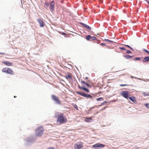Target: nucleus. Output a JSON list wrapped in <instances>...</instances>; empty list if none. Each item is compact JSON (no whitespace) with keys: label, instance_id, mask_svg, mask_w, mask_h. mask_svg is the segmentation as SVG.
<instances>
[{"label":"nucleus","instance_id":"nucleus-1","mask_svg":"<svg viewBox=\"0 0 149 149\" xmlns=\"http://www.w3.org/2000/svg\"><path fill=\"white\" fill-rule=\"evenodd\" d=\"M55 117L57 118V123L60 124L66 123L67 122L66 117L64 116L63 113L60 112H56L55 114Z\"/></svg>","mask_w":149,"mask_h":149},{"label":"nucleus","instance_id":"nucleus-2","mask_svg":"<svg viewBox=\"0 0 149 149\" xmlns=\"http://www.w3.org/2000/svg\"><path fill=\"white\" fill-rule=\"evenodd\" d=\"M44 130L42 127H39L36 130V135L37 136H40L43 134Z\"/></svg>","mask_w":149,"mask_h":149},{"label":"nucleus","instance_id":"nucleus-3","mask_svg":"<svg viewBox=\"0 0 149 149\" xmlns=\"http://www.w3.org/2000/svg\"><path fill=\"white\" fill-rule=\"evenodd\" d=\"M2 71L3 72L13 75L14 74V72L10 68H4L2 69Z\"/></svg>","mask_w":149,"mask_h":149},{"label":"nucleus","instance_id":"nucleus-4","mask_svg":"<svg viewBox=\"0 0 149 149\" xmlns=\"http://www.w3.org/2000/svg\"><path fill=\"white\" fill-rule=\"evenodd\" d=\"M52 98L56 104H61V101L59 98L57 96L54 95H52Z\"/></svg>","mask_w":149,"mask_h":149},{"label":"nucleus","instance_id":"nucleus-5","mask_svg":"<svg viewBox=\"0 0 149 149\" xmlns=\"http://www.w3.org/2000/svg\"><path fill=\"white\" fill-rule=\"evenodd\" d=\"M76 93L77 94L79 95L84 97L89 98H92V97L91 95L88 94H85L84 93H81L79 91H76Z\"/></svg>","mask_w":149,"mask_h":149},{"label":"nucleus","instance_id":"nucleus-6","mask_svg":"<svg viewBox=\"0 0 149 149\" xmlns=\"http://www.w3.org/2000/svg\"><path fill=\"white\" fill-rule=\"evenodd\" d=\"M83 146V143L80 142L75 144L74 148L75 149H80Z\"/></svg>","mask_w":149,"mask_h":149},{"label":"nucleus","instance_id":"nucleus-7","mask_svg":"<svg viewBox=\"0 0 149 149\" xmlns=\"http://www.w3.org/2000/svg\"><path fill=\"white\" fill-rule=\"evenodd\" d=\"M105 146V145L100 143H97L93 145L92 147L95 148H102Z\"/></svg>","mask_w":149,"mask_h":149},{"label":"nucleus","instance_id":"nucleus-8","mask_svg":"<svg viewBox=\"0 0 149 149\" xmlns=\"http://www.w3.org/2000/svg\"><path fill=\"white\" fill-rule=\"evenodd\" d=\"M129 92L128 91H123L120 93V94L123 97L127 99L128 96Z\"/></svg>","mask_w":149,"mask_h":149},{"label":"nucleus","instance_id":"nucleus-9","mask_svg":"<svg viewBox=\"0 0 149 149\" xmlns=\"http://www.w3.org/2000/svg\"><path fill=\"white\" fill-rule=\"evenodd\" d=\"M81 83L82 86H81V87H90L87 81L85 82L84 81L81 80Z\"/></svg>","mask_w":149,"mask_h":149},{"label":"nucleus","instance_id":"nucleus-10","mask_svg":"<svg viewBox=\"0 0 149 149\" xmlns=\"http://www.w3.org/2000/svg\"><path fill=\"white\" fill-rule=\"evenodd\" d=\"M37 21L40 24V27H43L45 26V23L43 20L40 19H38Z\"/></svg>","mask_w":149,"mask_h":149},{"label":"nucleus","instance_id":"nucleus-11","mask_svg":"<svg viewBox=\"0 0 149 149\" xmlns=\"http://www.w3.org/2000/svg\"><path fill=\"white\" fill-rule=\"evenodd\" d=\"M72 74L70 73H68L65 75V77L68 80L72 79Z\"/></svg>","mask_w":149,"mask_h":149},{"label":"nucleus","instance_id":"nucleus-12","mask_svg":"<svg viewBox=\"0 0 149 149\" xmlns=\"http://www.w3.org/2000/svg\"><path fill=\"white\" fill-rule=\"evenodd\" d=\"M50 9L52 10L53 11L55 3L54 1H53L50 3Z\"/></svg>","mask_w":149,"mask_h":149},{"label":"nucleus","instance_id":"nucleus-13","mask_svg":"<svg viewBox=\"0 0 149 149\" xmlns=\"http://www.w3.org/2000/svg\"><path fill=\"white\" fill-rule=\"evenodd\" d=\"M2 63L7 66H11L13 65V63L12 62L8 61H5L2 62Z\"/></svg>","mask_w":149,"mask_h":149},{"label":"nucleus","instance_id":"nucleus-14","mask_svg":"<svg viewBox=\"0 0 149 149\" xmlns=\"http://www.w3.org/2000/svg\"><path fill=\"white\" fill-rule=\"evenodd\" d=\"M78 86L79 88L82 89L87 93L89 92V90L88 89L86 88L85 87H81V86L79 85H78Z\"/></svg>","mask_w":149,"mask_h":149},{"label":"nucleus","instance_id":"nucleus-15","mask_svg":"<svg viewBox=\"0 0 149 149\" xmlns=\"http://www.w3.org/2000/svg\"><path fill=\"white\" fill-rule=\"evenodd\" d=\"M92 120V117L90 118H85V121L86 122H90L91 120Z\"/></svg>","mask_w":149,"mask_h":149},{"label":"nucleus","instance_id":"nucleus-16","mask_svg":"<svg viewBox=\"0 0 149 149\" xmlns=\"http://www.w3.org/2000/svg\"><path fill=\"white\" fill-rule=\"evenodd\" d=\"M149 61V56H147L145 57L143 60V62H147Z\"/></svg>","mask_w":149,"mask_h":149},{"label":"nucleus","instance_id":"nucleus-17","mask_svg":"<svg viewBox=\"0 0 149 149\" xmlns=\"http://www.w3.org/2000/svg\"><path fill=\"white\" fill-rule=\"evenodd\" d=\"M129 99L133 102H135L136 101L135 98L134 97H129Z\"/></svg>","mask_w":149,"mask_h":149},{"label":"nucleus","instance_id":"nucleus-18","mask_svg":"<svg viewBox=\"0 0 149 149\" xmlns=\"http://www.w3.org/2000/svg\"><path fill=\"white\" fill-rule=\"evenodd\" d=\"M133 57H134L133 56H130L129 55H125V57L127 59H129Z\"/></svg>","mask_w":149,"mask_h":149},{"label":"nucleus","instance_id":"nucleus-19","mask_svg":"<svg viewBox=\"0 0 149 149\" xmlns=\"http://www.w3.org/2000/svg\"><path fill=\"white\" fill-rule=\"evenodd\" d=\"M72 105L77 110H79L76 104L73 103L72 104Z\"/></svg>","mask_w":149,"mask_h":149},{"label":"nucleus","instance_id":"nucleus-20","mask_svg":"<svg viewBox=\"0 0 149 149\" xmlns=\"http://www.w3.org/2000/svg\"><path fill=\"white\" fill-rule=\"evenodd\" d=\"M142 94L145 96H148L149 95V93H146L145 92H143L142 93Z\"/></svg>","mask_w":149,"mask_h":149},{"label":"nucleus","instance_id":"nucleus-21","mask_svg":"<svg viewBox=\"0 0 149 149\" xmlns=\"http://www.w3.org/2000/svg\"><path fill=\"white\" fill-rule=\"evenodd\" d=\"M84 26L86 28H87L88 29L90 30L91 29V27L90 26H88L87 25L84 24Z\"/></svg>","mask_w":149,"mask_h":149},{"label":"nucleus","instance_id":"nucleus-22","mask_svg":"<svg viewBox=\"0 0 149 149\" xmlns=\"http://www.w3.org/2000/svg\"><path fill=\"white\" fill-rule=\"evenodd\" d=\"M142 59L141 57H136L133 58L134 60L139 61Z\"/></svg>","mask_w":149,"mask_h":149},{"label":"nucleus","instance_id":"nucleus-23","mask_svg":"<svg viewBox=\"0 0 149 149\" xmlns=\"http://www.w3.org/2000/svg\"><path fill=\"white\" fill-rule=\"evenodd\" d=\"M96 100L97 101H101L104 100L103 98L102 97H100L99 98H97Z\"/></svg>","mask_w":149,"mask_h":149},{"label":"nucleus","instance_id":"nucleus-24","mask_svg":"<svg viewBox=\"0 0 149 149\" xmlns=\"http://www.w3.org/2000/svg\"><path fill=\"white\" fill-rule=\"evenodd\" d=\"M104 41H106L109 42H110L111 43L113 42L112 41H111V40H109L107 39H104Z\"/></svg>","mask_w":149,"mask_h":149},{"label":"nucleus","instance_id":"nucleus-25","mask_svg":"<svg viewBox=\"0 0 149 149\" xmlns=\"http://www.w3.org/2000/svg\"><path fill=\"white\" fill-rule=\"evenodd\" d=\"M91 36L90 35H88L86 36V38L87 40H88L91 39Z\"/></svg>","mask_w":149,"mask_h":149},{"label":"nucleus","instance_id":"nucleus-26","mask_svg":"<svg viewBox=\"0 0 149 149\" xmlns=\"http://www.w3.org/2000/svg\"><path fill=\"white\" fill-rule=\"evenodd\" d=\"M143 51L144 52H146L148 54H149V51H148L145 49H143Z\"/></svg>","mask_w":149,"mask_h":149},{"label":"nucleus","instance_id":"nucleus-27","mask_svg":"<svg viewBox=\"0 0 149 149\" xmlns=\"http://www.w3.org/2000/svg\"><path fill=\"white\" fill-rule=\"evenodd\" d=\"M91 39L93 40H95L97 39V38L95 37L92 36L91 37Z\"/></svg>","mask_w":149,"mask_h":149},{"label":"nucleus","instance_id":"nucleus-28","mask_svg":"<svg viewBox=\"0 0 149 149\" xmlns=\"http://www.w3.org/2000/svg\"><path fill=\"white\" fill-rule=\"evenodd\" d=\"M124 45L126 47H127L129 48H130L132 50H133V48H132L131 47H130V46L129 45Z\"/></svg>","mask_w":149,"mask_h":149},{"label":"nucleus","instance_id":"nucleus-29","mask_svg":"<svg viewBox=\"0 0 149 149\" xmlns=\"http://www.w3.org/2000/svg\"><path fill=\"white\" fill-rule=\"evenodd\" d=\"M144 105L146 107L149 108V104H145Z\"/></svg>","mask_w":149,"mask_h":149},{"label":"nucleus","instance_id":"nucleus-30","mask_svg":"<svg viewBox=\"0 0 149 149\" xmlns=\"http://www.w3.org/2000/svg\"><path fill=\"white\" fill-rule=\"evenodd\" d=\"M126 53L127 54H131L132 53L130 50H127Z\"/></svg>","mask_w":149,"mask_h":149},{"label":"nucleus","instance_id":"nucleus-31","mask_svg":"<svg viewBox=\"0 0 149 149\" xmlns=\"http://www.w3.org/2000/svg\"><path fill=\"white\" fill-rule=\"evenodd\" d=\"M119 49L121 50H125V49L124 47H119Z\"/></svg>","mask_w":149,"mask_h":149},{"label":"nucleus","instance_id":"nucleus-32","mask_svg":"<svg viewBox=\"0 0 149 149\" xmlns=\"http://www.w3.org/2000/svg\"><path fill=\"white\" fill-rule=\"evenodd\" d=\"M107 108L106 107H104V108L102 109H100L99 111H103L104 109L106 108Z\"/></svg>","mask_w":149,"mask_h":149},{"label":"nucleus","instance_id":"nucleus-33","mask_svg":"<svg viewBox=\"0 0 149 149\" xmlns=\"http://www.w3.org/2000/svg\"><path fill=\"white\" fill-rule=\"evenodd\" d=\"M127 84H120V86H127Z\"/></svg>","mask_w":149,"mask_h":149},{"label":"nucleus","instance_id":"nucleus-34","mask_svg":"<svg viewBox=\"0 0 149 149\" xmlns=\"http://www.w3.org/2000/svg\"><path fill=\"white\" fill-rule=\"evenodd\" d=\"M47 149H55L54 148L52 147H50L48 148Z\"/></svg>","mask_w":149,"mask_h":149},{"label":"nucleus","instance_id":"nucleus-35","mask_svg":"<svg viewBox=\"0 0 149 149\" xmlns=\"http://www.w3.org/2000/svg\"><path fill=\"white\" fill-rule=\"evenodd\" d=\"M101 46H104L105 45V44L104 43H101L100 44Z\"/></svg>","mask_w":149,"mask_h":149},{"label":"nucleus","instance_id":"nucleus-36","mask_svg":"<svg viewBox=\"0 0 149 149\" xmlns=\"http://www.w3.org/2000/svg\"><path fill=\"white\" fill-rule=\"evenodd\" d=\"M45 4L47 6H48L49 5V3L48 2H46Z\"/></svg>","mask_w":149,"mask_h":149},{"label":"nucleus","instance_id":"nucleus-37","mask_svg":"<svg viewBox=\"0 0 149 149\" xmlns=\"http://www.w3.org/2000/svg\"><path fill=\"white\" fill-rule=\"evenodd\" d=\"M61 34L63 35H66V34L65 33L62 32Z\"/></svg>","mask_w":149,"mask_h":149},{"label":"nucleus","instance_id":"nucleus-38","mask_svg":"<svg viewBox=\"0 0 149 149\" xmlns=\"http://www.w3.org/2000/svg\"><path fill=\"white\" fill-rule=\"evenodd\" d=\"M5 54L4 53H0V54L1 55H4Z\"/></svg>","mask_w":149,"mask_h":149},{"label":"nucleus","instance_id":"nucleus-39","mask_svg":"<svg viewBox=\"0 0 149 149\" xmlns=\"http://www.w3.org/2000/svg\"><path fill=\"white\" fill-rule=\"evenodd\" d=\"M104 104V103H103V102L102 103V104L101 105H99V106H101L103 105Z\"/></svg>","mask_w":149,"mask_h":149},{"label":"nucleus","instance_id":"nucleus-40","mask_svg":"<svg viewBox=\"0 0 149 149\" xmlns=\"http://www.w3.org/2000/svg\"><path fill=\"white\" fill-rule=\"evenodd\" d=\"M88 77H85V80L86 79H88Z\"/></svg>","mask_w":149,"mask_h":149},{"label":"nucleus","instance_id":"nucleus-41","mask_svg":"<svg viewBox=\"0 0 149 149\" xmlns=\"http://www.w3.org/2000/svg\"><path fill=\"white\" fill-rule=\"evenodd\" d=\"M107 102L106 101H104L103 102V103H107Z\"/></svg>","mask_w":149,"mask_h":149},{"label":"nucleus","instance_id":"nucleus-42","mask_svg":"<svg viewBox=\"0 0 149 149\" xmlns=\"http://www.w3.org/2000/svg\"><path fill=\"white\" fill-rule=\"evenodd\" d=\"M99 112V111H97V112L96 113V114H97V113H98Z\"/></svg>","mask_w":149,"mask_h":149},{"label":"nucleus","instance_id":"nucleus-43","mask_svg":"<svg viewBox=\"0 0 149 149\" xmlns=\"http://www.w3.org/2000/svg\"><path fill=\"white\" fill-rule=\"evenodd\" d=\"M147 2L149 4V2L148 1H147Z\"/></svg>","mask_w":149,"mask_h":149},{"label":"nucleus","instance_id":"nucleus-44","mask_svg":"<svg viewBox=\"0 0 149 149\" xmlns=\"http://www.w3.org/2000/svg\"><path fill=\"white\" fill-rule=\"evenodd\" d=\"M133 77H132V76L131 77V78H133Z\"/></svg>","mask_w":149,"mask_h":149},{"label":"nucleus","instance_id":"nucleus-45","mask_svg":"<svg viewBox=\"0 0 149 149\" xmlns=\"http://www.w3.org/2000/svg\"><path fill=\"white\" fill-rule=\"evenodd\" d=\"M16 97L15 96H14V97Z\"/></svg>","mask_w":149,"mask_h":149}]
</instances>
